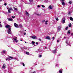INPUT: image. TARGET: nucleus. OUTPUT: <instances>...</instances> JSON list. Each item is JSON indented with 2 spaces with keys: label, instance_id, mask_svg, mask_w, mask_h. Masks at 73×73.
<instances>
[{
  "label": "nucleus",
  "instance_id": "f257e3e1",
  "mask_svg": "<svg viewBox=\"0 0 73 73\" xmlns=\"http://www.w3.org/2000/svg\"><path fill=\"white\" fill-rule=\"evenodd\" d=\"M11 29L10 28L8 29L7 31V33L8 34H10L12 33H11Z\"/></svg>",
  "mask_w": 73,
  "mask_h": 73
},
{
  "label": "nucleus",
  "instance_id": "f03ea898",
  "mask_svg": "<svg viewBox=\"0 0 73 73\" xmlns=\"http://www.w3.org/2000/svg\"><path fill=\"white\" fill-rule=\"evenodd\" d=\"M13 58V57L10 56L9 58L6 59V61H10L11 60H12Z\"/></svg>",
  "mask_w": 73,
  "mask_h": 73
},
{
  "label": "nucleus",
  "instance_id": "7ed1b4c3",
  "mask_svg": "<svg viewBox=\"0 0 73 73\" xmlns=\"http://www.w3.org/2000/svg\"><path fill=\"white\" fill-rule=\"evenodd\" d=\"M62 27V26H59L58 27V32H59L61 30V28Z\"/></svg>",
  "mask_w": 73,
  "mask_h": 73
},
{
  "label": "nucleus",
  "instance_id": "20e7f679",
  "mask_svg": "<svg viewBox=\"0 0 73 73\" xmlns=\"http://www.w3.org/2000/svg\"><path fill=\"white\" fill-rule=\"evenodd\" d=\"M60 1L61 2V3H62V5H63V6L65 5V2H64V0H60Z\"/></svg>",
  "mask_w": 73,
  "mask_h": 73
},
{
  "label": "nucleus",
  "instance_id": "39448f33",
  "mask_svg": "<svg viewBox=\"0 0 73 73\" xmlns=\"http://www.w3.org/2000/svg\"><path fill=\"white\" fill-rule=\"evenodd\" d=\"M13 10V9L12 8V7H11L10 8H9L8 10V11L9 13H11V11H12Z\"/></svg>",
  "mask_w": 73,
  "mask_h": 73
},
{
  "label": "nucleus",
  "instance_id": "423d86ee",
  "mask_svg": "<svg viewBox=\"0 0 73 73\" xmlns=\"http://www.w3.org/2000/svg\"><path fill=\"white\" fill-rule=\"evenodd\" d=\"M69 40H66V44H67V45H69L70 46H71V45H70L69 44Z\"/></svg>",
  "mask_w": 73,
  "mask_h": 73
},
{
  "label": "nucleus",
  "instance_id": "0eeeda50",
  "mask_svg": "<svg viewBox=\"0 0 73 73\" xmlns=\"http://www.w3.org/2000/svg\"><path fill=\"white\" fill-rule=\"evenodd\" d=\"M14 26L15 28H19V25H17V24L16 23H14Z\"/></svg>",
  "mask_w": 73,
  "mask_h": 73
},
{
  "label": "nucleus",
  "instance_id": "6e6552de",
  "mask_svg": "<svg viewBox=\"0 0 73 73\" xmlns=\"http://www.w3.org/2000/svg\"><path fill=\"white\" fill-rule=\"evenodd\" d=\"M31 38L33 39H35V38H36L37 36H31Z\"/></svg>",
  "mask_w": 73,
  "mask_h": 73
},
{
  "label": "nucleus",
  "instance_id": "1a4fd4ad",
  "mask_svg": "<svg viewBox=\"0 0 73 73\" xmlns=\"http://www.w3.org/2000/svg\"><path fill=\"white\" fill-rule=\"evenodd\" d=\"M16 38H14L13 39H14V41H15L16 42H17L18 41H19V40H16Z\"/></svg>",
  "mask_w": 73,
  "mask_h": 73
},
{
  "label": "nucleus",
  "instance_id": "9d476101",
  "mask_svg": "<svg viewBox=\"0 0 73 73\" xmlns=\"http://www.w3.org/2000/svg\"><path fill=\"white\" fill-rule=\"evenodd\" d=\"M56 52H57V49H55L53 51V53L54 54L56 53Z\"/></svg>",
  "mask_w": 73,
  "mask_h": 73
},
{
  "label": "nucleus",
  "instance_id": "9b49d317",
  "mask_svg": "<svg viewBox=\"0 0 73 73\" xmlns=\"http://www.w3.org/2000/svg\"><path fill=\"white\" fill-rule=\"evenodd\" d=\"M10 27V26L9 25H6L5 26V28H9Z\"/></svg>",
  "mask_w": 73,
  "mask_h": 73
},
{
  "label": "nucleus",
  "instance_id": "f8f14e48",
  "mask_svg": "<svg viewBox=\"0 0 73 73\" xmlns=\"http://www.w3.org/2000/svg\"><path fill=\"white\" fill-rule=\"evenodd\" d=\"M48 8L49 9H52L53 8V6L51 5L49 6Z\"/></svg>",
  "mask_w": 73,
  "mask_h": 73
},
{
  "label": "nucleus",
  "instance_id": "ddd939ff",
  "mask_svg": "<svg viewBox=\"0 0 73 73\" xmlns=\"http://www.w3.org/2000/svg\"><path fill=\"white\" fill-rule=\"evenodd\" d=\"M62 23H65V19L64 18H63L62 19Z\"/></svg>",
  "mask_w": 73,
  "mask_h": 73
},
{
  "label": "nucleus",
  "instance_id": "4468645a",
  "mask_svg": "<svg viewBox=\"0 0 73 73\" xmlns=\"http://www.w3.org/2000/svg\"><path fill=\"white\" fill-rule=\"evenodd\" d=\"M3 65L2 66V68H3V69H4V68H5V64H3Z\"/></svg>",
  "mask_w": 73,
  "mask_h": 73
},
{
  "label": "nucleus",
  "instance_id": "2eb2a0df",
  "mask_svg": "<svg viewBox=\"0 0 73 73\" xmlns=\"http://www.w3.org/2000/svg\"><path fill=\"white\" fill-rule=\"evenodd\" d=\"M7 19L9 21H12L13 20V19H10V18H7Z\"/></svg>",
  "mask_w": 73,
  "mask_h": 73
},
{
  "label": "nucleus",
  "instance_id": "dca6fc26",
  "mask_svg": "<svg viewBox=\"0 0 73 73\" xmlns=\"http://www.w3.org/2000/svg\"><path fill=\"white\" fill-rule=\"evenodd\" d=\"M21 64H22V65L23 66H25V64L23 63V62H21L20 63Z\"/></svg>",
  "mask_w": 73,
  "mask_h": 73
},
{
  "label": "nucleus",
  "instance_id": "f3484780",
  "mask_svg": "<svg viewBox=\"0 0 73 73\" xmlns=\"http://www.w3.org/2000/svg\"><path fill=\"white\" fill-rule=\"evenodd\" d=\"M32 44L33 45H34V46H36V45L34 44H35V42H34V41H32Z\"/></svg>",
  "mask_w": 73,
  "mask_h": 73
},
{
  "label": "nucleus",
  "instance_id": "a211bd4d",
  "mask_svg": "<svg viewBox=\"0 0 73 73\" xmlns=\"http://www.w3.org/2000/svg\"><path fill=\"white\" fill-rule=\"evenodd\" d=\"M46 39H47L48 40H50V37L49 36H47L46 37Z\"/></svg>",
  "mask_w": 73,
  "mask_h": 73
},
{
  "label": "nucleus",
  "instance_id": "6ab92c4d",
  "mask_svg": "<svg viewBox=\"0 0 73 73\" xmlns=\"http://www.w3.org/2000/svg\"><path fill=\"white\" fill-rule=\"evenodd\" d=\"M25 54H27V55H29V52L26 51L25 52Z\"/></svg>",
  "mask_w": 73,
  "mask_h": 73
},
{
  "label": "nucleus",
  "instance_id": "aec40b11",
  "mask_svg": "<svg viewBox=\"0 0 73 73\" xmlns=\"http://www.w3.org/2000/svg\"><path fill=\"white\" fill-rule=\"evenodd\" d=\"M5 52H6V51H5V50H3L1 52V53H5Z\"/></svg>",
  "mask_w": 73,
  "mask_h": 73
},
{
  "label": "nucleus",
  "instance_id": "412c9836",
  "mask_svg": "<svg viewBox=\"0 0 73 73\" xmlns=\"http://www.w3.org/2000/svg\"><path fill=\"white\" fill-rule=\"evenodd\" d=\"M70 20H71L72 21H73V18H72V17H70Z\"/></svg>",
  "mask_w": 73,
  "mask_h": 73
},
{
  "label": "nucleus",
  "instance_id": "4be33fe9",
  "mask_svg": "<svg viewBox=\"0 0 73 73\" xmlns=\"http://www.w3.org/2000/svg\"><path fill=\"white\" fill-rule=\"evenodd\" d=\"M19 27H20V28H23V25H21V24H20L19 25Z\"/></svg>",
  "mask_w": 73,
  "mask_h": 73
},
{
  "label": "nucleus",
  "instance_id": "5701e85b",
  "mask_svg": "<svg viewBox=\"0 0 73 73\" xmlns=\"http://www.w3.org/2000/svg\"><path fill=\"white\" fill-rule=\"evenodd\" d=\"M14 9L15 11H17V8H15V7H14Z\"/></svg>",
  "mask_w": 73,
  "mask_h": 73
},
{
  "label": "nucleus",
  "instance_id": "b1692460",
  "mask_svg": "<svg viewBox=\"0 0 73 73\" xmlns=\"http://www.w3.org/2000/svg\"><path fill=\"white\" fill-rule=\"evenodd\" d=\"M26 15H27V16H28V15H29V14L28 13V12H26Z\"/></svg>",
  "mask_w": 73,
  "mask_h": 73
},
{
  "label": "nucleus",
  "instance_id": "393cba45",
  "mask_svg": "<svg viewBox=\"0 0 73 73\" xmlns=\"http://www.w3.org/2000/svg\"><path fill=\"white\" fill-rule=\"evenodd\" d=\"M70 30H69L67 32V33H68V34H70Z\"/></svg>",
  "mask_w": 73,
  "mask_h": 73
},
{
  "label": "nucleus",
  "instance_id": "a878e982",
  "mask_svg": "<svg viewBox=\"0 0 73 73\" xmlns=\"http://www.w3.org/2000/svg\"><path fill=\"white\" fill-rule=\"evenodd\" d=\"M69 4H71L72 3V1H70L69 2Z\"/></svg>",
  "mask_w": 73,
  "mask_h": 73
},
{
  "label": "nucleus",
  "instance_id": "bb28decb",
  "mask_svg": "<svg viewBox=\"0 0 73 73\" xmlns=\"http://www.w3.org/2000/svg\"><path fill=\"white\" fill-rule=\"evenodd\" d=\"M42 51V50H41L40 49H38V52H41Z\"/></svg>",
  "mask_w": 73,
  "mask_h": 73
},
{
  "label": "nucleus",
  "instance_id": "cd10ccee",
  "mask_svg": "<svg viewBox=\"0 0 73 73\" xmlns=\"http://www.w3.org/2000/svg\"><path fill=\"white\" fill-rule=\"evenodd\" d=\"M72 13V12H71L70 11H69L68 12V13L69 15H70L71 13Z\"/></svg>",
  "mask_w": 73,
  "mask_h": 73
},
{
  "label": "nucleus",
  "instance_id": "c85d7f7f",
  "mask_svg": "<svg viewBox=\"0 0 73 73\" xmlns=\"http://www.w3.org/2000/svg\"><path fill=\"white\" fill-rule=\"evenodd\" d=\"M29 1L30 3H32V2H33V0H29Z\"/></svg>",
  "mask_w": 73,
  "mask_h": 73
},
{
  "label": "nucleus",
  "instance_id": "c756f323",
  "mask_svg": "<svg viewBox=\"0 0 73 73\" xmlns=\"http://www.w3.org/2000/svg\"><path fill=\"white\" fill-rule=\"evenodd\" d=\"M71 25H72V24H71V23H70V24H69V27H71Z\"/></svg>",
  "mask_w": 73,
  "mask_h": 73
},
{
  "label": "nucleus",
  "instance_id": "7c9ffc66",
  "mask_svg": "<svg viewBox=\"0 0 73 73\" xmlns=\"http://www.w3.org/2000/svg\"><path fill=\"white\" fill-rule=\"evenodd\" d=\"M59 72L60 73H62V71H61V70H60L59 71Z\"/></svg>",
  "mask_w": 73,
  "mask_h": 73
},
{
  "label": "nucleus",
  "instance_id": "2f4dec72",
  "mask_svg": "<svg viewBox=\"0 0 73 73\" xmlns=\"http://www.w3.org/2000/svg\"><path fill=\"white\" fill-rule=\"evenodd\" d=\"M3 27V26H2V25H1V24H0V28H2Z\"/></svg>",
  "mask_w": 73,
  "mask_h": 73
},
{
  "label": "nucleus",
  "instance_id": "473e14b6",
  "mask_svg": "<svg viewBox=\"0 0 73 73\" xmlns=\"http://www.w3.org/2000/svg\"><path fill=\"white\" fill-rule=\"evenodd\" d=\"M35 14H36V15H38V16H41V15L37 14L36 13H35Z\"/></svg>",
  "mask_w": 73,
  "mask_h": 73
},
{
  "label": "nucleus",
  "instance_id": "72a5a7b5",
  "mask_svg": "<svg viewBox=\"0 0 73 73\" xmlns=\"http://www.w3.org/2000/svg\"><path fill=\"white\" fill-rule=\"evenodd\" d=\"M56 20L57 21H58V18H56Z\"/></svg>",
  "mask_w": 73,
  "mask_h": 73
},
{
  "label": "nucleus",
  "instance_id": "f704fd0d",
  "mask_svg": "<svg viewBox=\"0 0 73 73\" xmlns=\"http://www.w3.org/2000/svg\"><path fill=\"white\" fill-rule=\"evenodd\" d=\"M42 7V8H45V6H44V5H41Z\"/></svg>",
  "mask_w": 73,
  "mask_h": 73
},
{
  "label": "nucleus",
  "instance_id": "c9c22d12",
  "mask_svg": "<svg viewBox=\"0 0 73 73\" xmlns=\"http://www.w3.org/2000/svg\"><path fill=\"white\" fill-rule=\"evenodd\" d=\"M15 59L16 60H17V61H19V59L17 58H15Z\"/></svg>",
  "mask_w": 73,
  "mask_h": 73
},
{
  "label": "nucleus",
  "instance_id": "e433bc0d",
  "mask_svg": "<svg viewBox=\"0 0 73 73\" xmlns=\"http://www.w3.org/2000/svg\"><path fill=\"white\" fill-rule=\"evenodd\" d=\"M22 49H27V48L23 47V48H22Z\"/></svg>",
  "mask_w": 73,
  "mask_h": 73
},
{
  "label": "nucleus",
  "instance_id": "4c0bfd02",
  "mask_svg": "<svg viewBox=\"0 0 73 73\" xmlns=\"http://www.w3.org/2000/svg\"><path fill=\"white\" fill-rule=\"evenodd\" d=\"M12 17L13 19H14V18H15V16L13 17V16H12Z\"/></svg>",
  "mask_w": 73,
  "mask_h": 73
},
{
  "label": "nucleus",
  "instance_id": "58836bf2",
  "mask_svg": "<svg viewBox=\"0 0 73 73\" xmlns=\"http://www.w3.org/2000/svg\"><path fill=\"white\" fill-rule=\"evenodd\" d=\"M41 57H42V55H40L39 57L40 58Z\"/></svg>",
  "mask_w": 73,
  "mask_h": 73
},
{
  "label": "nucleus",
  "instance_id": "ea45409f",
  "mask_svg": "<svg viewBox=\"0 0 73 73\" xmlns=\"http://www.w3.org/2000/svg\"><path fill=\"white\" fill-rule=\"evenodd\" d=\"M45 21V20H43L42 21V23H44Z\"/></svg>",
  "mask_w": 73,
  "mask_h": 73
},
{
  "label": "nucleus",
  "instance_id": "a19ab883",
  "mask_svg": "<svg viewBox=\"0 0 73 73\" xmlns=\"http://www.w3.org/2000/svg\"><path fill=\"white\" fill-rule=\"evenodd\" d=\"M68 27H67L66 28V30H67V29H68Z\"/></svg>",
  "mask_w": 73,
  "mask_h": 73
},
{
  "label": "nucleus",
  "instance_id": "79ce46f5",
  "mask_svg": "<svg viewBox=\"0 0 73 73\" xmlns=\"http://www.w3.org/2000/svg\"><path fill=\"white\" fill-rule=\"evenodd\" d=\"M44 49H47V47H45L43 48Z\"/></svg>",
  "mask_w": 73,
  "mask_h": 73
},
{
  "label": "nucleus",
  "instance_id": "37998d69",
  "mask_svg": "<svg viewBox=\"0 0 73 73\" xmlns=\"http://www.w3.org/2000/svg\"><path fill=\"white\" fill-rule=\"evenodd\" d=\"M36 45H38V43L37 42H36Z\"/></svg>",
  "mask_w": 73,
  "mask_h": 73
},
{
  "label": "nucleus",
  "instance_id": "c03bdc74",
  "mask_svg": "<svg viewBox=\"0 0 73 73\" xmlns=\"http://www.w3.org/2000/svg\"><path fill=\"white\" fill-rule=\"evenodd\" d=\"M40 7V6L39 5H38L37 6V7L38 8H39V7Z\"/></svg>",
  "mask_w": 73,
  "mask_h": 73
},
{
  "label": "nucleus",
  "instance_id": "a18cd8bd",
  "mask_svg": "<svg viewBox=\"0 0 73 73\" xmlns=\"http://www.w3.org/2000/svg\"><path fill=\"white\" fill-rule=\"evenodd\" d=\"M60 70H61V71H62L63 70L61 68L60 69Z\"/></svg>",
  "mask_w": 73,
  "mask_h": 73
},
{
  "label": "nucleus",
  "instance_id": "49530a36",
  "mask_svg": "<svg viewBox=\"0 0 73 73\" xmlns=\"http://www.w3.org/2000/svg\"><path fill=\"white\" fill-rule=\"evenodd\" d=\"M60 42V41H59V40H57V42Z\"/></svg>",
  "mask_w": 73,
  "mask_h": 73
},
{
  "label": "nucleus",
  "instance_id": "de8ad7c7",
  "mask_svg": "<svg viewBox=\"0 0 73 73\" xmlns=\"http://www.w3.org/2000/svg\"><path fill=\"white\" fill-rule=\"evenodd\" d=\"M38 40H39V41H41V39L40 38H39L38 39Z\"/></svg>",
  "mask_w": 73,
  "mask_h": 73
},
{
  "label": "nucleus",
  "instance_id": "09e8293b",
  "mask_svg": "<svg viewBox=\"0 0 73 73\" xmlns=\"http://www.w3.org/2000/svg\"><path fill=\"white\" fill-rule=\"evenodd\" d=\"M48 24V23L47 22L45 23V24L46 25Z\"/></svg>",
  "mask_w": 73,
  "mask_h": 73
},
{
  "label": "nucleus",
  "instance_id": "8fccbe9b",
  "mask_svg": "<svg viewBox=\"0 0 73 73\" xmlns=\"http://www.w3.org/2000/svg\"><path fill=\"white\" fill-rule=\"evenodd\" d=\"M4 5L5 6L7 5V4L6 3H5Z\"/></svg>",
  "mask_w": 73,
  "mask_h": 73
},
{
  "label": "nucleus",
  "instance_id": "3c124183",
  "mask_svg": "<svg viewBox=\"0 0 73 73\" xmlns=\"http://www.w3.org/2000/svg\"><path fill=\"white\" fill-rule=\"evenodd\" d=\"M24 35H26V33H24Z\"/></svg>",
  "mask_w": 73,
  "mask_h": 73
},
{
  "label": "nucleus",
  "instance_id": "603ef678",
  "mask_svg": "<svg viewBox=\"0 0 73 73\" xmlns=\"http://www.w3.org/2000/svg\"><path fill=\"white\" fill-rule=\"evenodd\" d=\"M36 73V71H34V72H33V73Z\"/></svg>",
  "mask_w": 73,
  "mask_h": 73
},
{
  "label": "nucleus",
  "instance_id": "864d4df0",
  "mask_svg": "<svg viewBox=\"0 0 73 73\" xmlns=\"http://www.w3.org/2000/svg\"><path fill=\"white\" fill-rule=\"evenodd\" d=\"M54 37H52V39H53V40H54Z\"/></svg>",
  "mask_w": 73,
  "mask_h": 73
},
{
  "label": "nucleus",
  "instance_id": "5fc2aeb1",
  "mask_svg": "<svg viewBox=\"0 0 73 73\" xmlns=\"http://www.w3.org/2000/svg\"><path fill=\"white\" fill-rule=\"evenodd\" d=\"M71 35H72V36H73V33H72L71 34Z\"/></svg>",
  "mask_w": 73,
  "mask_h": 73
},
{
  "label": "nucleus",
  "instance_id": "6e6d98bb",
  "mask_svg": "<svg viewBox=\"0 0 73 73\" xmlns=\"http://www.w3.org/2000/svg\"><path fill=\"white\" fill-rule=\"evenodd\" d=\"M57 64H56L55 66L56 67H57Z\"/></svg>",
  "mask_w": 73,
  "mask_h": 73
},
{
  "label": "nucleus",
  "instance_id": "4d7b16f0",
  "mask_svg": "<svg viewBox=\"0 0 73 73\" xmlns=\"http://www.w3.org/2000/svg\"><path fill=\"white\" fill-rule=\"evenodd\" d=\"M64 38H66V37H64Z\"/></svg>",
  "mask_w": 73,
  "mask_h": 73
},
{
  "label": "nucleus",
  "instance_id": "13d9d810",
  "mask_svg": "<svg viewBox=\"0 0 73 73\" xmlns=\"http://www.w3.org/2000/svg\"><path fill=\"white\" fill-rule=\"evenodd\" d=\"M7 9H8V8L7 7Z\"/></svg>",
  "mask_w": 73,
  "mask_h": 73
},
{
  "label": "nucleus",
  "instance_id": "bf43d9fd",
  "mask_svg": "<svg viewBox=\"0 0 73 73\" xmlns=\"http://www.w3.org/2000/svg\"><path fill=\"white\" fill-rule=\"evenodd\" d=\"M19 14H21V13H19Z\"/></svg>",
  "mask_w": 73,
  "mask_h": 73
},
{
  "label": "nucleus",
  "instance_id": "052dcab7",
  "mask_svg": "<svg viewBox=\"0 0 73 73\" xmlns=\"http://www.w3.org/2000/svg\"><path fill=\"white\" fill-rule=\"evenodd\" d=\"M21 41H22V40H21Z\"/></svg>",
  "mask_w": 73,
  "mask_h": 73
},
{
  "label": "nucleus",
  "instance_id": "680f3d73",
  "mask_svg": "<svg viewBox=\"0 0 73 73\" xmlns=\"http://www.w3.org/2000/svg\"><path fill=\"white\" fill-rule=\"evenodd\" d=\"M1 22H0V24H1Z\"/></svg>",
  "mask_w": 73,
  "mask_h": 73
},
{
  "label": "nucleus",
  "instance_id": "e2e57ef3",
  "mask_svg": "<svg viewBox=\"0 0 73 73\" xmlns=\"http://www.w3.org/2000/svg\"><path fill=\"white\" fill-rule=\"evenodd\" d=\"M46 22H48V21H46Z\"/></svg>",
  "mask_w": 73,
  "mask_h": 73
},
{
  "label": "nucleus",
  "instance_id": "0e129e2a",
  "mask_svg": "<svg viewBox=\"0 0 73 73\" xmlns=\"http://www.w3.org/2000/svg\"><path fill=\"white\" fill-rule=\"evenodd\" d=\"M25 43H27V42H25Z\"/></svg>",
  "mask_w": 73,
  "mask_h": 73
},
{
  "label": "nucleus",
  "instance_id": "69168bd1",
  "mask_svg": "<svg viewBox=\"0 0 73 73\" xmlns=\"http://www.w3.org/2000/svg\"><path fill=\"white\" fill-rule=\"evenodd\" d=\"M0 1H1V0H0Z\"/></svg>",
  "mask_w": 73,
  "mask_h": 73
},
{
  "label": "nucleus",
  "instance_id": "338daca9",
  "mask_svg": "<svg viewBox=\"0 0 73 73\" xmlns=\"http://www.w3.org/2000/svg\"><path fill=\"white\" fill-rule=\"evenodd\" d=\"M41 0L43 1V0Z\"/></svg>",
  "mask_w": 73,
  "mask_h": 73
}]
</instances>
